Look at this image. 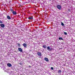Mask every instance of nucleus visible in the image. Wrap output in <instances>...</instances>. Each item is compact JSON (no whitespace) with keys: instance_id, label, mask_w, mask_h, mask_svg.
<instances>
[{"instance_id":"obj_1","label":"nucleus","mask_w":75,"mask_h":75,"mask_svg":"<svg viewBox=\"0 0 75 75\" xmlns=\"http://www.w3.org/2000/svg\"><path fill=\"white\" fill-rule=\"evenodd\" d=\"M57 8L59 9H61V6L58 5L57 6Z\"/></svg>"},{"instance_id":"obj_2","label":"nucleus","mask_w":75,"mask_h":75,"mask_svg":"<svg viewBox=\"0 0 75 75\" xmlns=\"http://www.w3.org/2000/svg\"><path fill=\"white\" fill-rule=\"evenodd\" d=\"M0 25L2 28H4L5 27V25L3 24H1Z\"/></svg>"},{"instance_id":"obj_3","label":"nucleus","mask_w":75,"mask_h":75,"mask_svg":"<svg viewBox=\"0 0 75 75\" xmlns=\"http://www.w3.org/2000/svg\"><path fill=\"white\" fill-rule=\"evenodd\" d=\"M23 46L25 47V48H27V44L26 43H24L23 44Z\"/></svg>"},{"instance_id":"obj_4","label":"nucleus","mask_w":75,"mask_h":75,"mask_svg":"<svg viewBox=\"0 0 75 75\" xmlns=\"http://www.w3.org/2000/svg\"><path fill=\"white\" fill-rule=\"evenodd\" d=\"M37 54L39 56L41 57V53L38 52L37 53Z\"/></svg>"},{"instance_id":"obj_5","label":"nucleus","mask_w":75,"mask_h":75,"mask_svg":"<svg viewBox=\"0 0 75 75\" xmlns=\"http://www.w3.org/2000/svg\"><path fill=\"white\" fill-rule=\"evenodd\" d=\"M7 65L8 67H11V66H12V65H11V64H10V63H8L7 64Z\"/></svg>"},{"instance_id":"obj_6","label":"nucleus","mask_w":75,"mask_h":75,"mask_svg":"<svg viewBox=\"0 0 75 75\" xmlns=\"http://www.w3.org/2000/svg\"><path fill=\"white\" fill-rule=\"evenodd\" d=\"M18 50H19V51H20V52H23V50H22V49H21V48H18Z\"/></svg>"},{"instance_id":"obj_7","label":"nucleus","mask_w":75,"mask_h":75,"mask_svg":"<svg viewBox=\"0 0 75 75\" xmlns=\"http://www.w3.org/2000/svg\"><path fill=\"white\" fill-rule=\"evenodd\" d=\"M44 59L45 60V61H47V62H48L49 61L47 57H45Z\"/></svg>"},{"instance_id":"obj_8","label":"nucleus","mask_w":75,"mask_h":75,"mask_svg":"<svg viewBox=\"0 0 75 75\" xmlns=\"http://www.w3.org/2000/svg\"><path fill=\"white\" fill-rule=\"evenodd\" d=\"M7 16V18L8 19V20H10L11 19V18L10 17V16L8 15Z\"/></svg>"},{"instance_id":"obj_9","label":"nucleus","mask_w":75,"mask_h":75,"mask_svg":"<svg viewBox=\"0 0 75 75\" xmlns=\"http://www.w3.org/2000/svg\"><path fill=\"white\" fill-rule=\"evenodd\" d=\"M12 13L13 14H14V15H16L17 14V13H16V12L15 11H13V12Z\"/></svg>"},{"instance_id":"obj_10","label":"nucleus","mask_w":75,"mask_h":75,"mask_svg":"<svg viewBox=\"0 0 75 75\" xmlns=\"http://www.w3.org/2000/svg\"><path fill=\"white\" fill-rule=\"evenodd\" d=\"M28 19L29 20H33V18L32 17H29Z\"/></svg>"},{"instance_id":"obj_11","label":"nucleus","mask_w":75,"mask_h":75,"mask_svg":"<svg viewBox=\"0 0 75 75\" xmlns=\"http://www.w3.org/2000/svg\"><path fill=\"white\" fill-rule=\"evenodd\" d=\"M43 48H47V45H44L42 46Z\"/></svg>"},{"instance_id":"obj_12","label":"nucleus","mask_w":75,"mask_h":75,"mask_svg":"<svg viewBox=\"0 0 75 75\" xmlns=\"http://www.w3.org/2000/svg\"><path fill=\"white\" fill-rule=\"evenodd\" d=\"M59 40H63V39L62 38H59Z\"/></svg>"},{"instance_id":"obj_13","label":"nucleus","mask_w":75,"mask_h":75,"mask_svg":"<svg viewBox=\"0 0 75 75\" xmlns=\"http://www.w3.org/2000/svg\"><path fill=\"white\" fill-rule=\"evenodd\" d=\"M47 48L48 50H49L50 49V46H48L47 47Z\"/></svg>"},{"instance_id":"obj_14","label":"nucleus","mask_w":75,"mask_h":75,"mask_svg":"<svg viewBox=\"0 0 75 75\" xmlns=\"http://www.w3.org/2000/svg\"><path fill=\"white\" fill-rule=\"evenodd\" d=\"M61 71L60 70H59L58 71V73H61Z\"/></svg>"},{"instance_id":"obj_15","label":"nucleus","mask_w":75,"mask_h":75,"mask_svg":"<svg viewBox=\"0 0 75 75\" xmlns=\"http://www.w3.org/2000/svg\"><path fill=\"white\" fill-rule=\"evenodd\" d=\"M18 47H20V43H17Z\"/></svg>"},{"instance_id":"obj_16","label":"nucleus","mask_w":75,"mask_h":75,"mask_svg":"<svg viewBox=\"0 0 75 75\" xmlns=\"http://www.w3.org/2000/svg\"><path fill=\"white\" fill-rule=\"evenodd\" d=\"M52 48H50V49L49 50V51H52Z\"/></svg>"},{"instance_id":"obj_17","label":"nucleus","mask_w":75,"mask_h":75,"mask_svg":"<svg viewBox=\"0 0 75 75\" xmlns=\"http://www.w3.org/2000/svg\"><path fill=\"white\" fill-rule=\"evenodd\" d=\"M64 33L65 35H67V32H64Z\"/></svg>"},{"instance_id":"obj_18","label":"nucleus","mask_w":75,"mask_h":75,"mask_svg":"<svg viewBox=\"0 0 75 75\" xmlns=\"http://www.w3.org/2000/svg\"><path fill=\"white\" fill-rule=\"evenodd\" d=\"M11 11L12 12V13L14 11V10L13 9H11Z\"/></svg>"},{"instance_id":"obj_19","label":"nucleus","mask_w":75,"mask_h":75,"mask_svg":"<svg viewBox=\"0 0 75 75\" xmlns=\"http://www.w3.org/2000/svg\"><path fill=\"white\" fill-rule=\"evenodd\" d=\"M62 25L64 26V24L62 22Z\"/></svg>"},{"instance_id":"obj_20","label":"nucleus","mask_w":75,"mask_h":75,"mask_svg":"<svg viewBox=\"0 0 75 75\" xmlns=\"http://www.w3.org/2000/svg\"><path fill=\"white\" fill-rule=\"evenodd\" d=\"M51 69H52V70H53L54 69V68L53 67H51Z\"/></svg>"},{"instance_id":"obj_21","label":"nucleus","mask_w":75,"mask_h":75,"mask_svg":"<svg viewBox=\"0 0 75 75\" xmlns=\"http://www.w3.org/2000/svg\"><path fill=\"white\" fill-rule=\"evenodd\" d=\"M0 23H1V24H2V23H3V22H2V21H0Z\"/></svg>"},{"instance_id":"obj_22","label":"nucleus","mask_w":75,"mask_h":75,"mask_svg":"<svg viewBox=\"0 0 75 75\" xmlns=\"http://www.w3.org/2000/svg\"><path fill=\"white\" fill-rule=\"evenodd\" d=\"M19 64L21 65H23V64L21 63H19Z\"/></svg>"},{"instance_id":"obj_23","label":"nucleus","mask_w":75,"mask_h":75,"mask_svg":"<svg viewBox=\"0 0 75 75\" xmlns=\"http://www.w3.org/2000/svg\"><path fill=\"white\" fill-rule=\"evenodd\" d=\"M29 67L30 68V67H31V66L30 65H29Z\"/></svg>"}]
</instances>
